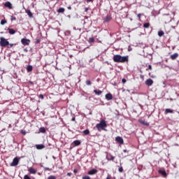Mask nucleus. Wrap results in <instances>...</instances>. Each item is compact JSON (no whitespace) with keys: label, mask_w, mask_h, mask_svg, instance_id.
I'll use <instances>...</instances> for the list:
<instances>
[{"label":"nucleus","mask_w":179,"mask_h":179,"mask_svg":"<svg viewBox=\"0 0 179 179\" xmlns=\"http://www.w3.org/2000/svg\"><path fill=\"white\" fill-rule=\"evenodd\" d=\"M114 62L124 64L128 62V56H121L120 55H115L113 57Z\"/></svg>","instance_id":"nucleus-1"},{"label":"nucleus","mask_w":179,"mask_h":179,"mask_svg":"<svg viewBox=\"0 0 179 179\" xmlns=\"http://www.w3.org/2000/svg\"><path fill=\"white\" fill-rule=\"evenodd\" d=\"M107 127V122L106 120H101L99 123L96 124V128L100 132L101 129H104Z\"/></svg>","instance_id":"nucleus-2"},{"label":"nucleus","mask_w":179,"mask_h":179,"mask_svg":"<svg viewBox=\"0 0 179 179\" xmlns=\"http://www.w3.org/2000/svg\"><path fill=\"white\" fill-rule=\"evenodd\" d=\"M0 45L1 47H8L9 45V41L4 37H0Z\"/></svg>","instance_id":"nucleus-3"},{"label":"nucleus","mask_w":179,"mask_h":179,"mask_svg":"<svg viewBox=\"0 0 179 179\" xmlns=\"http://www.w3.org/2000/svg\"><path fill=\"white\" fill-rule=\"evenodd\" d=\"M19 162H20V157H15L13 159V162L10 163V166L11 167H16V166H17V164H19Z\"/></svg>","instance_id":"nucleus-4"},{"label":"nucleus","mask_w":179,"mask_h":179,"mask_svg":"<svg viewBox=\"0 0 179 179\" xmlns=\"http://www.w3.org/2000/svg\"><path fill=\"white\" fill-rule=\"evenodd\" d=\"M79 145H80V141L76 140L71 144V149H72V148H75V146H79Z\"/></svg>","instance_id":"nucleus-5"},{"label":"nucleus","mask_w":179,"mask_h":179,"mask_svg":"<svg viewBox=\"0 0 179 179\" xmlns=\"http://www.w3.org/2000/svg\"><path fill=\"white\" fill-rule=\"evenodd\" d=\"M21 43L22 45H29L30 44V39L22 38Z\"/></svg>","instance_id":"nucleus-6"},{"label":"nucleus","mask_w":179,"mask_h":179,"mask_svg":"<svg viewBox=\"0 0 179 179\" xmlns=\"http://www.w3.org/2000/svg\"><path fill=\"white\" fill-rule=\"evenodd\" d=\"M115 141L116 142H117V143H120V145H124V139L122 137L117 136L115 138Z\"/></svg>","instance_id":"nucleus-7"},{"label":"nucleus","mask_w":179,"mask_h":179,"mask_svg":"<svg viewBox=\"0 0 179 179\" xmlns=\"http://www.w3.org/2000/svg\"><path fill=\"white\" fill-rule=\"evenodd\" d=\"M158 173H159V174H161L162 176V177H164V178H166V177H167V173L164 170V171L159 170Z\"/></svg>","instance_id":"nucleus-8"},{"label":"nucleus","mask_w":179,"mask_h":179,"mask_svg":"<svg viewBox=\"0 0 179 179\" xmlns=\"http://www.w3.org/2000/svg\"><path fill=\"white\" fill-rule=\"evenodd\" d=\"M145 85L147 86H152L153 85V80L149 78L145 80Z\"/></svg>","instance_id":"nucleus-9"},{"label":"nucleus","mask_w":179,"mask_h":179,"mask_svg":"<svg viewBox=\"0 0 179 179\" xmlns=\"http://www.w3.org/2000/svg\"><path fill=\"white\" fill-rule=\"evenodd\" d=\"M106 159L108 161L114 162V159H115V157L111 155V154H109V155H106Z\"/></svg>","instance_id":"nucleus-10"},{"label":"nucleus","mask_w":179,"mask_h":179,"mask_svg":"<svg viewBox=\"0 0 179 179\" xmlns=\"http://www.w3.org/2000/svg\"><path fill=\"white\" fill-rule=\"evenodd\" d=\"M97 171V169H92L88 171V174L89 176H94V174H96Z\"/></svg>","instance_id":"nucleus-11"},{"label":"nucleus","mask_w":179,"mask_h":179,"mask_svg":"<svg viewBox=\"0 0 179 179\" xmlns=\"http://www.w3.org/2000/svg\"><path fill=\"white\" fill-rule=\"evenodd\" d=\"M105 98L108 101L113 100V94L111 93L106 94Z\"/></svg>","instance_id":"nucleus-12"},{"label":"nucleus","mask_w":179,"mask_h":179,"mask_svg":"<svg viewBox=\"0 0 179 179\" xmlns=\"http://www.w3.org/2000/svg\"><path fill=\"white\" fill-rule=\"evenodd\" d=\"M45 148V145L43 144L36 145V148L38 149V150H41V149H44Z\"/></svg>","instance_id":"nucleus-13"},{"label":"nucleus","mask_w":179,"mask_h":179,"mask_svg":"<svg viewBox=\"0 0 179 179\" xmlns=\"http://www.w3.org/2000/svg\"><path fill=\"white\" fill-rule=\"evenodd\" d=\"M28 171L30 174H36V173H37V171L36 169H34L33 167H30L28 169Z\"/></svg>","instance_id":"nucleus-14"},{"label":"nucleus","mask_w":179,"mask_h":179,"mask_svg":"<svg viewBox=\"0 0 179 179\" xmlns=\"http://www.w3.org/2000/svg\"><path fill=\"white\" fill-rule=\"evenodd\" d=\"M4 6L6 8H8V9H12L13 7H12V3H10V2L9 1H6L5 3H4Z\"/></svg>","instance_id":"nucleus-15"},{"label":"nucleus","mask_w":179,"mask_h":179,"mask_svg":"<svg viewBox=\"0 0 179 179\" xmlns=\"http://www.w3.org/2000/svg\"><path fill=\"white\" fill-rule=\"evenodd\" d=\"M138 122H140L141 124H142L143 125H145V127H149V123L148 122H146L145 120H139Z\"/></svg>","instance_id":"nucleus-16"},{"label":"nucleus","mask_w":179,"mask_h":179,"mask_svg":"<svg viewBox=\"0 0 179 179\" xmlns=\"http://www.w3.org/2000/svg\"><path fill=\"white\" fill-rule=\"evenodd\" d=\"M25 13L28 15L29 17H33V13L30 10L25 9Z\"/></svg>","instance_id":"nucleus-17"},{"label":"nucleus","mask_w":179,"mask_h":179,"mask_svg":"<svg viewBox=\"0 0 179 179\" xmlns=\"http://www.w3.org/2000/svg\"><path fill=\"white\" fill-rule=\"evenodd\" d=\"M178 58V53H174L173 55H171V59L174 61V59H177Z\"/></svg>","instance_id":"nucleus-18"},{"label":"nucleus","mask_w":179,"mask_h":179,"mask_svg":"<svg viewBox=\"0 0 179 179\" xmlns=\"http://www.w3.org/2000/svg\"><path fill=\"white\" fill-rule=\"evenodd\" d=\"M94 93H95V94H96V96H101V94H103V91L99 90H94Z\"/></svg>","instance_id":"nucleus-19"},{"label":"nucleus","mask_w":179,"mask_h":179,"mask_svg":"<svg viewBox=\"0 0 179 179\" xmlns=\"http://www.w3.org/2000/svg\"><path fill=\"white\" fill-rule=\"evenodd\" d=\"M8 33L9 34H16V31L12 28H8Z\"/></svg>","instance_id":"nucleus-20"},{"label":"nucleus","mask_w":179,"mask_h":179,"mask_svg":"<svg viewBox=\"0 0 179 179\" xmlns=\"http://www.w3.org/2000/svg\"><path fill=\"white\" fill-rule=\"evenodd\" d=\"M173 113H174V111L170 108L165 109V114H173Z\"/></svg>","instance_id":"nucleus-21"},{"label":"nucleus","mask_w":179,"mask_h":179,"mask_svg":"<svg viewBox=\"0 0 179 179\" xmlns=\"http://www.w3.org/2000/svg\"><path fill=\"white\" fill-rule=\"evenodd\" d=\"M113 19V17H111V16L110 15H107L105 18H104V22H110V20Z\"/></svg>","instance_id":"nucleus-22"},{"label":"nucleus","mask_w":179,"mask_h":179,"mask_svg":"<svg viewBox=\"0 0 179 179\" xmlns=\"http://www.w3.org/2000/svg\"><path fill=\"white\" fill-rule=\"evenodd\" d=\"M27 72H31L33 71V66L28 65L27 66Z\"/></svg>","instance_id":"nucleus-23"},{"label":"nucleus","mask_w":179,"mask_h":179,"mask_svg":"<svg viewBox=\"0 0 179 179\" xmlns=\"http://www.w3.org/2000/svg\"><path fill=\"white\" fill-rule=\"evenodd\" d=\"M64 12H65V8H59L57 10V13H64Z\"/></svg>","instance_id":"nucleus-24"},{"label":"nucleus","mask_w":179,"mask_h":179,"mask_svg":"<svg viewBox=\"0 0 179 179\" xmlns=\"http://www.w3.org/2000/svg\"><path fill=\"white\" fill-rule=\"evenodd\" d=\"M143 27L145 29H149V27H150V23L146 22V23L143 24Z\"/></svg>","instance_id":"nucleus-25"},{"label":"nucleus","mask_w":179,"mask_h":179,"mask_svg":"<svg viewBox=\"0 0 179 179\" xmlns=\"http://www.w3.org/2000/svg\"><path fill=\"white\" fill-rule=\"evenodd\" d=\"M39 132H41V134H45V127H41L39 129Z\"/></svg>","instance_id":"nucleus-26"},{"label":"nucleus","mask_w":179,"mask_h":179,"mask_svg":"<svg viewBox=\"0 0 179 179\" xmlns=\"http://www.w3.org/2000/svg\"><path fill=\"white\" fill-rule=\"evenodd\" d=\"M6 23H8V21H6V20H1L0 24H1V26H3V24H6Z\"/></svg>","instance_id":"nucleus-27"},{"label":"nucleus","mask_w":179,"mask_h":179,"mask_svg":"<svg viewBox=\"0 0 179 179\" xmlns=\"http://www.w3.org/2000/svg\"><path fill=\"white\" fill-rule=\"evenodd\" d=\"M158 36L159 37H162V36H164V31H158Z\"/></svg>","instance_id":"nucleus-28"},{"label":"nucleus","mask_w":179,"mask_h":179,"mask_svg":"<svg viewBox=\"0 0 179 179\" xmlns=\"http://www.w3.org/2000/svg\"><path fill=\"white\" fill-rule=\"evenodd\" d=\"M88 43H90V44H92V43H94V38L93 37L90 38L88 40Z\"/></svg>","instance_id":"nucleus-29"},{"label":"nucleus","mask_w":179,"mask_h":179,"mask_svg":"<svg viewBox=\"0 0 179 179\" xmlns=\"http://www.w3.org/2000/svg\"><path fill=\"white\" fill-rule=\"evenodd\" d=\"M85 83H86L87 86H91L92 85V81H90V80H87L85 81Z\"/></svg>","instance_id":"nucleus-30"},{"label":"nucleus","mask_w":179,"mask_h":179,"mask_svg":"<svg viewBox=\"0 0 179 179\" xmlns=\"http://www.w3.org/2000/svg\"><path fill=\"white\" fill-rule=\"evenodd\" d=\"M13 45H16V44L9 43V42H8V45H7V47H8V48H12V47H13Z\"/></svg>","instance_id":"nucleus-31"},{"label":"nucleus","mask_w":179,"mask_h":179,"mask_svg":"<svg viewBox=\"0 0 179 179\" xmlns=\"http://www.w3.org/2000/svg\"><path fill=\"white\" fill-rule=\"evenodd\" d=\"M83 134L85 135H89V134H90V131H89V129H86L83 131Z\"/></svg>","instance_id":"nucleus-32"},{"label":"nucleus","mask_w":179,"mask_h":179,"mask_svg":"<svg viewBox=\"0 0 179 179\" xmlns=\"http://www.w3.org/2000/svg\"><path fill=\"white\" fill-rule=\"evenodd\" d=\"M142 16H143V14L142 13H139L137 15V17L138 18V20L141 22V17H142Z\"/></svg>","instance_id":"nucleus-33"},{"label":"nucleus","mask_w":179,"mask_h":179,"mask_svg":"<svg viewBox=\"0 0 179 179\" xmlns=\"http://www.w3.org/2000/svg\"><path fill=\"white\" fill-rule=\"evenodd\" d=\"M41 41V40L36 38L35 41V44H40V42Z\"/></svg>","instance_id":"nucleus-34"},{"label":"nucleus","mask_w":179,"mask_h":179,"mask_svg":"<svg viewBox=\"0 0 179 179\" xmlns=\"http://www.w3.org/2000/svg\"><path fill=\"white\" fill-rule=\"evenodd\" d=\"M43 169L45 170V171H51V169L48 167H43Z\"/></svg>","instance_id":"nucleus-35"},{"label":"nucleus","mask_w":179,"mask_h":179,"mask_svg":"<svg viewBox=\"0 0 179 179\" xmlns=\"http://www.w3.org/2000/svg\"><path fill=\"white\" fill-rule=\"evenodd\" d=\"M48 179H57V177L54 176H50Z\"/></svg>","instance_id":"nucleus-36"},{"label":"nucleus","mask_w":179,"mask_h":179,"mask_svg":"<svg viewBox=\"0 0 179 179\" xmlns=\"http://www.w3.org/2000/svg\"><path fill=\"white\" fill-rule=\"evenodd\" d=\"M83 179H90V176H83Z\"/></svg>","instance_id":"nucleus-37"},{"label":"nucleus","mask_w":179,"mask_h":179,"mask_svg":"<svg viewBox=\"0 0 179 179\" xmlns=\"http://www.w3.org/2000/svg\"><path fill=\"white\" fill-rule=\"evenodd\" d=\"M24 179H31L29 175H24Z\"/></svg>","instance_id":"nucleus-38"},{"label":"nucleus","mask_w":179,"mask_h":179,"mask_svg":"<svg viewBox=\"0 0 179 179\" xmlns=\"http://www.w3.org/2000/svg\"><path fill=\"white\" fill-rule=\"evenodd\" d=\"M152 71V65H148V69H146V71Z\"/></svg>","instance_id":"nucleus-39"},{"label":"nucleus","mask_w":179,"mask_h":179,"mask_svg":"<svg viewBox=\"0 0 179 179\" xmlns=\"http://www.w3.org/2000/svg\"><path fill=\"white\" fill-rule=\"evenodd\" d=\"M20 133H21L22 135H26V131H25V130H21V131H20Z\"/></svg>","instance_id":"nucleus-40"},{"label":"nucleus","mask_w":179,"mask_h":179,"mask_svg":"<svg viewBox=\"0 0 179 179\" xmlns=\"http://www.w3.org/2000/svg\"><path fill=\"white\" fill-rule=\"evenodd\" d=\"M118 171L120 173H122V171H124V169L122 167H120L119 168Z\"/></svg>","instance_id":"nucleus-41"},{"label":"nucleus","mask_w":179,"mask_h":179,"mask_svg":"<svg viewBox=\"0 0 179 179\" xmlns=\"http://www.w3.org/2000/svg\"><path fill=\"white\" fill-rule=\"evenodd\" d=\"M38 98L39 99H41L42 100L44 99V95H43V94H40L39 96H38Z\"/></svg>","instance_id":"nucleus-42"},{"label":"nucleus","mask_w":179,"mask_h":179,"mask_svg":"<svg viewBox=\"0 0 179 179\" xmlns=\"http://www.w3.org/2000/svg\"><path fill=\"white\" fill-rule=\"evenodd\" d=\"M122 83H127V80L125 78L122 79Z\"/></svg>","instance_id":"nucleus-43"},{"label":"nucleus","mask_w":179,"mask_h":179,"mask_svg":"<svg viewBox=\"0 0 179 179\" xmlns=\"http://www.w3.org/2000/svg\"><path fill=\"white\" fill-rule=\"evenodd\" d=\"M13 20H16V17L11 16V21L13 22Z\"/></svg>","instance_id":"nucleus-44"},{"label":"nucleus","mask_w":179,"mask_h":179,"mask_svg":"<svg viewBox=\"0 0 179 179\" xmlns=\"http://www.w3.org/2000/svg\"><path fill=\"white\" fill-rule=\"evenodd\" d=\"M67 176H68L69 177H71V176H72V173H67Z\"/></svg>","instance_id":"nucleus-45"},{"label":"nucleus","mask_w":179,"mask_h":179,"mask_svg":"<svg viewBox=\"0 0 179 179\" xmlns=\"http://www.w3.org/2000/svg\"><path fill=\"white\" fill-rule=\"evenodd\" d=\"M87 2H93L94 0H85Z\"/></svg>","instance_id":"nucleus-46"},{"label":"nucleus","mask_w":179,"mask_h":179,"mask_svg":"<svg viewBox=\"0 0 179 179\" xmlns=\"http://www.w3.org/2000/svg\"><path fill=\"white\" fill-rule=\"evenodd\" d=\"M73 173H75V174H76V173H78V170L77 169H74L73 170Z\"/></svg>","instance_id":"nucleus-47"},{"label":"nucleus","mask_w":179,"mask_h":179,"mask_svg":"<svg viewBox=\"0 0 179 179\" xmlns=\"http://www.w3.org/2000/svg\"><path fill=\"white\" fill-rule=\"evenodd\" d=\"M87 10H89V8H85V12H87Z\"/></svg>","instance_id":"nucleus-48"},{"label":"nucleus","mask_w":179,"mask_h":179,"mask_svg":"<svg viewBox=\"0 0 179 179\" xmlns=\"http://www.w3.org/2000/svg\"><path fill=\"white\" fill-rule=\"evenodd\" d=\"M124 153H127V150H123Z\"/></svg>","instance_id":"nucleus-49"},{"label":"nucleus","mask_w":179,"mask_h":179,"mask_svg":"<svg viewBox=\"0 0 179 179\" xmlns=\"http://www.w3.org/2000/svg\"><path fill=\"white\" fill-rule=\"evenodd\" d=\"M71 121H75V117H72Z\"/></svg>","instance_id":"nucleus-50"},{"label":"nucleus","mask_w":179,"mask_h":179,"mask_svg":"<svg viewBox=\"0 0 179 179\" xmlns=\"http://www.w3.org/2000/svg\"><path fill=\"white\" fill-rule=\"evenodd\" d=\"M141 79H143V76H140Z\"/></svg>","instance_id":"nucleus-51"},{"label":"nucleus","mask_w":179,"mask_h":179,"mask_svg":"<svg viewBox=\"0 0 179 179\" xmlns=\"http://www.w3.org/2000/svg\"><path fill=\"white\" fill-rule=\"evenodd\" d=\"M68 9H72V8L71 6H69Z\"/></svg>","instance_id":"nucleus-52"},{"label":"nucleus","mask_w":179,"mask_h":179,"mask_svg":"<svg viewBox=\"0 0 179 179\" xmlns=\"http://www.w3.org/2000/svg\"><path fill=\"white\" fill-rule=\"evenodd\" d=\"M106 179H111V178H110V177H107V178H106Z\"/></svg>","instance_id":"nucleus-53"},{"label":"nucleus","mask_w":179,"mask_h":179,"mask_svg":"<svg viewBox=\"0 0 179 179\" xmlns=\"http://www.w3.org/2000/svg\"><path fill=\"white\" fill-rule=\"evenodd\" d=\"M149 76H150V73H149Z\"/></svg>","instance_id":"nucleus-54"},{"label":"nucleus","mask_w":179,"mask_h":179,"mask_svg":"<svg viewBox=\"0 0 179 179\" xmlns=\"http://www.w3.org/2000/svg\"><path fill=\"white\" fill-rule=\"evenodd\" d=\"M0 121H1V117H0Z\"/></svg>","instance_id":"nucleus-55"}]
</instances>
